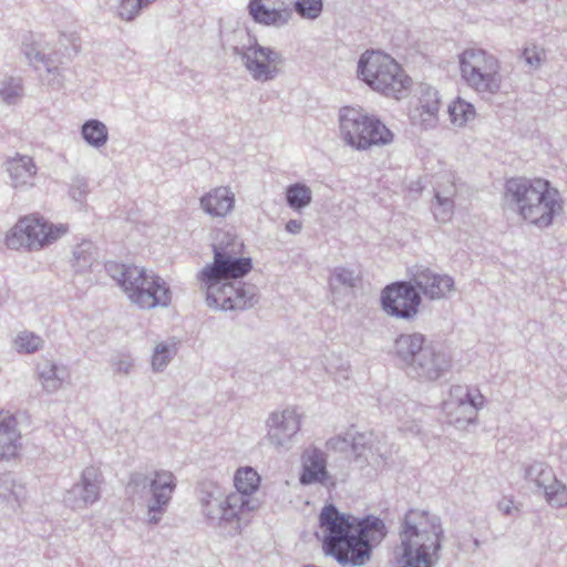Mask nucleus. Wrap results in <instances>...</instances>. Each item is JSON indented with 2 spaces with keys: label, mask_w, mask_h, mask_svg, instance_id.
<instances>
[{
  "label": "nucleus",
  "mask_w": 567,
  "mask_h": 567,
  "mask_svg": "<svg viewBox=\"0 0 567 567\" xmlns=\"http://www.w3.org/2000/svg\"><path fill=\"white\" fill-rule=\"evenodd\" d=\"M447 113L451 123L457 127L466 126L476 117L474 105L462 97H456L450 103Z\"/></svg>",
  "instance_id": "obj_27"
},
{
  "label": "nucleus",
  "mask_w": 567,
  "mask_h": 567,
  "mask_svg": "<svg viewBox=\"0 0 567 567\" xmlns=\"http://www.w3.org/2000/svg\"><path fill=\"white\" fill-rule=\"evenodd\" d=\"M254 264L250 257H235L228 252L215 251V303L224 310L243 308L246 306L244 286L235 288L233 285H224L217 288L220 279H239L252 270Z\"/></svg>",
  "instance_id": "obj_7"
},
{
  "label": "nucleus",
  "mask_w": 567,
  "mask_h": 567,
  "mask_svg": "<svg viewBox=\"0 0 567 567\" xmlns=\"http://www.w3.org/2000/svg\"><path fill=\"white\" fill-rule=\"evenodd\" d=\"M466 402H468L474 409H478L484 403V396L476 392V393H467L466 394Z\"/></svg>",
  "instance_id": "obj_44"
},
{
  "label": "nucleus",
  "mask_w": 567,
  "mask_h": 567,
  "mask_svg": "<svg viewBox=\"0 0 567 567\" xmlns=\"http://www.w3.org/2000/svg\"><path fill=\"white\" fill-rule=\"evenodd\" d=\"M20 494L16 489V481L11 473H3L0 475V498L3 502L14 504L19 503Z\"/></svg>",
  "instance_id": "obj_34"
},
{
  "label": "nucleus",
  "mask_w": 567,
  "mask_h": 567,
  "mask_svg": "<svg viewBox=\"0 0 567 567\" xmlns=\"http://www.w3.org/2000/svg\"><path fill=\"white\" fill-rule=\"evenodd\" d=\"M196 496L204 507L205 516L210 519L212 511H210V497L213 496V481L209 478L200 480L196 487Z\"/></svg>",
  "instance_id": "obj_37"
},
{
  "label": "nucleus",
  "mask_w": 567,
  "mask_h": 567,
  "mask_svg": "<svg viewBox=\"0 0 567 567\" xmlns=\"http://www.w3.org/2000/svg\"><path fill=\"white\" fill-rule=\"evenodd\" d=\"M107 275L127 295L130 301L141 309L168 307L172 300L169 286L165 280L145 268L116 261L104 265Z\"/></svg>",
  "instance_id": "obj_3"
},
{
  "label": "nucleus",
  "mask_w": 567,
  "mask_h": 567,
  "mask_svg": "<svg viewBox=\"0 0 567 567\" xmlns=\"http://www.w3.org/2000/svg\"><path fill=\"white\" fill-rule=\"evenodd\" d=\"M58 367L54 363L47 364L39 372V378L47 392L56 391L62 384V378L58 373Z\"/></svg>",
  "instance_id": "obj_33"
},
{
  "label": "nucleus",
  "mask_w": 567,
  "mask_h": 567,
  "mask_svg": "<svg viewBox=\"0 0 567 567\" xmlns=\"http://www.w3.org/2000/svg\"><path fill=\"white\" fill-rule=\"evenodd\" d=\"M81 135L90 146L95 148L104 146L109 140L106 125L95 118L87 120L82 124Z\"/></svg>",
  "instance_id": "obj_28"
},
{
  "label": "nucleus",
  "mask_w": 567,
  "mask_h": 567,
  "mask_svg": "<svg viewBox=\"0 0 567 567\" xmlns=\"http://www.w3.org/2000/svg\"><path fill=\"white\" fill-rule=\"evenodd\" d=\"M424 337L420 333L402 334L395 340L396 354L405 362L413 363L423 349Z\"/></svg>",
  "instance_id": "obj_26"
},
{
  "label": "nucleus",
  "mask_w": 567,
  "mask_h": 567,
  "mask_svg": "<svg viewBox=\"0 0 567 567\" xmlns=\"http://www.w3.org/2000/svg\"><path fill=\"white\" fill-rule=\"evenodd\" d=\"M22 85L21 80L12 76H7L0 81V96L2 101L9 105L14 104L17 99L21 95Z\"/></svg>",
  "instance_id": "obj_31"
},
{
  "label": "nucleus",
  "mask_w": 567,
  "mask_h": 567,
  "mask_svg": "<svg viewBox=\"0 0 567 567\" xmlns=\"http://www.w3.org/2000/svg\"><path fill=\"white\" fill-rule=\"evenodd\" d=\"M89 192V183L85 177L75 176L72 179L69 194L73 200L82 203Z\"/></svg>",
  "instance_id": "obj_40"
},
{
  "label": "nucleus",
  "mask_w": 567,
  "mask_h": 567,
  "mask_svg": "<svg viewBox=\"0 0 567 567\" xmlns=\"http://www.w3.org/2000/svg\"><path fill=\"white\" fill-rule=\"evenodd\" d=\"M271 429L275 431L274 436L282 434L291 437L300 430V416L292 410L275 413L271 416Z\"/></svg>",
  "instance_id": "obj_25"
},
{
  "label": "nucleus",
  "mask_w": 567,
  "mask_h": 567,
  "mask_svg": "<svg viewBox=\"0 0 567 567\" xmlns=\"http://www.w3.org/2000/svg\"><path fill=\"white\" fill-rule=\"evenodd\" d=\"M103 475L99 467L86 466L78 483L66 491L64 503L72 509L86 508L100 499Z\"/></svg>",
  "instance_id": "obj_12"
},
{
  "label": "nucleus",
  "mask_w": 567,
  "mask_h": 567,
  "mask_svg": "<svg viewBox=\"0 0 567 567\" xmlns=\"http://www.w3.org/2000/svg\"><path fill=\"white\" fill-rule=\"evenodd\" d=\"M460 69L465 82L478 93L495 94L501 90L498 60L482 49L471 48L460 55Z\"/></svg>",
  "instance_id": "obj_8"
},
{
  "label": "nucleus",
  "mask_w": 567,
  "mask_h": 567,
  "mask_svg": "<svg viewBox=\"0 0 567 567\" xmlns=\"http://www.w3.org/2000/svg\"><path fill=\"white\" fill-rule=\"evenodd\" d=\"M302 224L299 220L291 219L286 224L287 231L291 234H297L301 230Z\"/></svg>",
  "instance_id": "obj_46"
},
{
  "label": "nucleus",
  "mask_w": 567,
  "mask_h": 567,
  "mask_svg": "<svg viewBox=\"0 0 567 567\" xmlns=\"http://www.w3.org/2000/svg\"><path fill=\"white\" fill-rule=\"evenodd\" d=\"M200 206L203 210L213 216V193L207 192L202 198H200Z\"/></svg>",
  "instance_id": "obj_43"
},
{
  "label": "nucleus",
  "mask_w": 567,
  "mask_h": 567,
  "mask_svg": "<svg viewBox=\"0 0 567 567\" xmlns=\"http://www.w3.org/2000/svg\"><path fill=\"white\" fill-rule=\"evenodd\" d=\"M548 501L555 506L567 504V489L564 486H557L555 491H547Z\"/></svg>",
  "instance_id": "obj_42"
},
{
  "label": "nucleus",
  "mask_w": 567,
  "mask_h": 567,
  "mask_svg": "<svg viewBox=\"0 0 567 567\" xmlns=\"http://www.w3.org/2000/svg\"><path fill=\"white\" fill-rule=\"evenodd\" d=\"M319 527L324 554L342 566L363 565L370 557L372 545L380 543L385 536L382 520L364 519L354 524L353 519L340 514L332 505L322 508Z\"/></svg>",
  "instance_id": "obj_1"
},
{
  "label": "nucleus",
  "mask_w": 567,
  "mask_h": 567,
  "mask_svg": "<svg viewBox=\"0 0 567 567\" xmlns=\"http://www.w3.org/2000/svg\"><path fill=\"white\" fill-rule=\"evenodd\" d=\"M426 375H427L429 378H435V377H437V375H439V372H437V370L435 369L434 373H432V372H431V370L429 369V371L426 372Z\"/></svg>",
  "instance_id": "obj_48"
},
{
  "label": "nucleus",
  "mask_w": 567,
  "mask_h": 567,
  "mask_svg": "<svg viewBox=\"0 0 567 567\" xmlns=\"http://www.w3.org/2000/svg\"><path fill=\"white\" fill-rule=\"evenodd\" d=\"M17 420L13 415L3 416L0 420V460L16 456L18 451Z\"/></svg>",
  "instance_id": "obj_21"
},
{
  "label": "nucleus",
  "mask_w": 567,
  "mask_h": 567,
  "mask_svg": "<svg viewBox=\"0 0 567 567\" xmlns=\"http://www.w3.org/2000/svg\"><path fill=\"white\" fill-rule=\"evenodd\" d=\"M235 206V195L227 187L215 189V215L225 216Z\"/></svg>",
  "instance_id": "obj_32"
},
{
  "label": "nucleus",
  "mask_w": 567,
  "mask_h": 567,
  "mask_svg": "<svg viewBox=\"0 0 567 567\" xmlns=\"http://www.w3.org/2000/svg\"><path fill=\"white\" fill-rule=\"evenodd\" d=\"M193 80L197 83L202 82V75L199 73L194 74Z\"/></svg>",
  "instance_id": "obj_49"
},
{
  "label": "nucleus",
  "mask_w": 567,
  "mask_h": 567,
  "mask_svg": "<svg viewBox=\"0 0 567 567\" xmlns=\"http://www.w3.org/2000/svg\"><path fill=\"white\" fill-rule=\"evenodd\" d=\"M328 477L323 452L316 447L307 449L302 455V472L300 482L311 484L323 482Z\"/></svg>",
  "instance_id": "obj_19"
},
{
  "label": "nucleus",
  "mask_w": 567,
  "mask_h": 567,
  "mask_svg": "<svg viewBox=\"0 0 567 567\" xmlns=\"http://www.w3.org/2000/svg\"><path fill=\"white\" fill-rule=\"evenodd\" d=\"M278 0H250L249 13L255 21L266 25H282L288 22L290 13L278 7Z\"/></svg>",
  "instance_id": "obj_18"
},
{
  "label": "nucleus",
  "mask_w": 567,
  "mask_h": 567,
  "mask_svg": "<svg viewBox=\"0 0 567 567\" xmlns=\"http://www.w3.org/2000/svg\"><path fill=\"white\" fill-rule=\"evenodd\" d=\"M176 488V478L172 472L156 471L153 478L142 472H135L130 475L127 489L133 494L151 492V498L147 503L148 524L157 525L162 515L166 512L172 499V494Z\"/></svg>",
  "instance_id": "obj_9"
},
{
  "label": "nucleus",
  "mask_w": 567,
  "mask_h": 567,
  "mask_svg": "<svg viewBox=\"0 0 567 567\" xmlns=\"http://www.w3.org/2000/svg\"><path fill=\"white\" fill-rule=\"evenodd\" d=\"M4 167L14 188L33 185L37 166L32 157L16 153L4 162Z\"/></svg>",
  "instance_id": "obj_17"
},
{
  "label": "nucleus",
  "mask_w": 567,
  "mask_h": 567,
  "mask_svg": "<svg viewBox=\"0 0 567 567\" xmlns=\"http://www.w3.org/2000/svg\"><path fill=\"white\" fill-rule=\"evenodd\" d=\"M258 508V504L250 498L235 492L230 493L220 504V517L218 526L228 533H239L243 525L247 524L250 514Z\"/></svg>",
  "instance_id": "obj_14"
},
{
  "label": "nucleus",
  "mask_w": 567,
  "mask_h": 567,
  "mask_svg": "<svg viewBox=\"0 0 567 567\" xmlns=\"http://www.w3.org/2000/svg\"><path fill=\"white\" fill-rule=\"evenodd\" d=\"M172 358V350L165 343H159L155 347L152 357V367L155 371H162L168 364Z\"/></svg>",
  "instance_id": "obj_39"
},
{
  "label": "nucleus",
  "mask_w": 567,
  "mask_h": 567,
  "mask_svg": "<svg viewBox=\"0 0 567 567\" xmlns=\"http://www.w3.org/2000/svg\"><path fill=\"white\" fill-rule=\"evenodd\" d=\"M340 136L355 150H368L392 142V132L374 115L362 109L346 106L339 115Z\"/></svg>",
  "instance_id": "obj_6"
},
{
  "label": "nucleus",
  "mask_w": 567,
  "mask_h": 567,
  "mask_svg": "<svg viewBox=\"0 0 567 567\" xmlns=\"http://www.w3.org/2000/svg\"><path fill=\"white\" fill-rule=\"evenodd\" d=\"M456 195V186L453 181L446 179L445 183H439L435 198L437 206L435 207V217L442 221L449 220L453 214V198Z\"/></svg>",
  "instance_id": "obj_22"
},
{
  "label": "nucleus",
  "mask_w": 567,
  "mask_h": 567,
  "mask_svg": "<svg viewBox=\"0 0 567 567\" xmlns=\"http://www.w3.org/2000/svg\"><path fill=\"white\" fill-rule=\"evenodd\" d=\"M381 301L388 313L411 318L416 315L421 298L411 285L396 282L383 289Z\"/></svg>",
  "instance_id": "obj_13"
},
{
  "label": "nucleus",
  "mask_w": 567,
  "mask_h": 567,
  "mask_svg": "<svg viewBox=\"0 0 567 567\" xmlns=\"http://www.w3.org/2000/svg\"><path fill=\"white\" fill-rule=\"evenodd\" d=\"M441 99L436 91L426 90L420 99L419 105L412 113V121L422 128L434 127L439 123Z\"/></svg>",
  "instance_id": "obj_16"
},
{
  "label": "nucleus",
  "mask_w": 567,
  "mask_h": 567,
  "mask_svg": "<svg viewBox=\"0 0 567 567\" xmlns=\"http://www.w3.org/2000/svg\"><path fill=\"white\" fill-rule=\"evenodd\" d=\"M66 233V227H54L40 215L21 217L6 237V244L10 249L27 248L39 250L56 240Z\"/></svg>",
  "instance_id": "obj_10"
},
{
  "label": "nucleus",
  "mask_w": 567,
  "mask_h": 567,
  "mask_svg": "<svg viewBox=\"0 0 567 567\" xmlns=\"http://www.w3.org/2000/svg\"><path fill=\"white\" fill-rule=\"evenodd\" d=\"M504 511H505L506 514L511 513V509L508 507H506Z\"/></svg>",
  "instance_id": "obj_50"
},
{
  "label": "nucleus",
  "mask_w": 567,
  "mask_h": 567,
  "mask_svg": "<svg viewBox=\"0 0 567 567\" xmlns=\"http://www.w3.org/2000/svg\"><path fill=\"white\" fill-rule=\"evenodd\" d=\"M16 347L19 352L33 353L42 347V339L32 332H21L14 340Z\"/></svg>",
  "instance_id": "obj_35"
},
{
  "label": "nucleus",
  "mask_w": 567,
  "mask_h": 567,
  "mask_svg": "<svg viewBox=\"0 0 567 567\" xmlns=\"http://www.w3.org/2000/svg\"><path fill=\"white\" fill-rule=\"evenodd\" d=\"M442 527L429 513L412 509L401 532L396 567H432L441 547Z\"/></svg>",
  "instance_id": "obj_2"
},
{
  "label": "nucleus",
  "mask_w": 567,
  "mask_h": 567,
  "mask_svg": "<svg viewBox=\"0 0 567 567\" xmlns=\"http://www.w3.org/2000/svg\"><path fill=\"white\" fill-rule=\"evenodd\" d=\"M506 188L517 213L529 224L547 227L561 209L559 193L547 179H512Z\"/></svg>",
  "instance_id": "obj_4"
},
{
  "label": "nucleus",
  "mask_w": 567,
  "mask_h": 567,
  "mask_svg": "<svg viewBox=\"0 0 567 567\" xmlns=\"http://www.w3.org/2000/svg\"><path fill=\"white\" fill-rule=\"evenodd\" d=\"M261 483L258 472L250 466L239 467L234 475V486L236 492L249 498L255 494Z\"/></svg>",
  "instance_id": "obj_24"
},
{
  "label": "nucleus",
  "mask_w": 567,
  "mask_h": 567,
  "mask_svg": "<svg viewBox=\"0 0 567 567\" xmlns=\"http://www.w3.org/2000/svg\"><path fill=\"white\" fill-rule=\"evenodd\" d=\"M427 352H429V355H430V358H431V362H432L433 367H435V368H436V367L439 365V364H437V361H439V359H440V358H439V355H436V354H435L434 352H432V351H427Z\"/></svg>",
  "instance_id": "obj_47"
},
{
  "label": "nucleus",
  "mask_w": 567,
  "mask_h": 567,
  "mask_svg": "<svg viewBox=\"0 0 567 567\" xmlns=\"http://www.w3.org/2000/svg\"><path fill=\"white\" fill-rule=\"evenodd\" d=\"M197 280L200 285V290L205 292L206 305L213 307V261L197 274Z\"/></svg>",
  "instance_id": "obj_36"
},
{
  "label": "nucleus",
  "mask_w": 567,
  "mask_h": 567,
  "mask_svg": "<svg viewBox=\"0 0 567 567\" xmlns=\"http://www.w3.org/2000/svg\"><path fill=\"white\" fill-rule=\"evenodd\" d=\"M524 56L526 61L532 65L534 64V60L536 64L542 60L540 55L536 52L535 49H525Z\"/></svg>",
  "instance_id": "obj_45"
},
{
  "label": "nucleus",
  "mask_w": 567,
  "mask_h": 567,
  "mask_svg": "<svg viewBox=\"0 0 567 567\" xmlns=\"http://www.w3.org/2000/svg\"><path fill=\"white\" fill-rule=\"evenodd\" d=\"M156 0H120L118 16L122 20H134L145 8Z\"/></svg>",
  "instance_id": "obj_29"
},
{
  "label": "nucleus",
  "mask_w": 567,
  "mask_h": 567,
  "mask_svg": "<svg viewBox=\"0 0 567 567\" xmlns=\"http://www.w3.org/2000/svg\"><path fill=\"white\" fill-rule=\"evenodd\" d=\"M358 72L374 91L398 100L412 86V80L403 68L391 55L381 51L363 53L358 64Z\"/></svg>",
  "instance_id": "obj_5"
},
{
  "label": "nucleus",
  "mask_w": 567,
  "mask_h": 567,
  "mask_svg": "<svg viewBox=\"0 0 567 567\" xmlns=\"http://www.w3.org/2000/svg\"><path fill=\"white\" fill-rule=\"evenodd\" d=\"M111 365L115 373L127 375L134 367V360L128 354L117 353L112 355Z\"/></svg>",
  "instance_id": "obj_41"
},
{
  "label": "nucleus",
  "mask_w": 567,
  "mask_h": 567,
  "mask_svg": "<svg viewBox=\"0 0 567 567\" xmlns=\"http://www.w3.org/2000/svg\"><path fill=\"white\" fill-rule=\"evenodd\" d=\"M287 202L295 209L307 206L311 202L310 188L302 184L291 185L287 189Z\"/></svg>",
  "instance_id": "obj_30"
},
{
  "label": "nucleus",
  "mask_w": 567,
  "mask_h": 567,
  "mask_svg": "<svg viewBox=\"0 0 567 567\" xmlns=\"http://www.w3.org/2000/svg\"><path fill=\"white\" fill-rule=\"evenodd\" d=\"M247 70L258 81H268L278 73L279 54L258 44L248 47L244 52Z\"/></svg>",
  "instance_id": "obj_15"
},
{
  "label": "nucleus",
  "mask_w": 567,
  "mask_h": 567,
  "mask_svg": "<svg viewBox=\"0 0 567 567\" xmlns=\"http://www.w3.org/2000/svg\"><path fill=\"white\" fill-rule=\"evenodd\" d=\"M79 38L74 33H61L59 39V50L53 53H44L38 42H28L25 37L22 41V52L28 62L35 69L43 65L49 73H53L58 70L56 63H63L62 60L58 59V54H61L66 59H72L80 52V44L78 43Z\"/></svg>",
  "instance_id": "obj_11"
},
{
  "label": "nucleus",
  "mask_w": 567,
  "mask_h": 567,
  "mask_svg": "<svg viewBox=\"0 0 567 567\" xmlns=\"http://www.w3.org/2000/svg\"><path fill=\"white\" fill-rule=\"evenodd\" d=\"M415 282L423 293L431 299L444 298L453 289L451 277L433 274L430 270L417 274Z\"/></svg>",
  "instance_id": "obj_20"
},
{
  "label": "nucleus",
  "mask_w": 567,
  "mask_h": 567,
  "mask_svg": "<svg viewBox=\"0 0 567 567\" xmlns=\"http://www.w3.org/2000/svg\"><path fill=\"white\" fill-rule=\"evenodd\" d=\"M99 251L91 240H83L73 249L72 267L75 272H85L97 264Z\"/></svg>",
  "instance_id": "obj_23"
},
{
  "label": "nucleus",
  "mask_w": 567,
  "mask_h": 567,
  "mask_svg": "<svg viewBox=\"0 0 567 567\" xmlns=\"http://www.w3.org/2000/svg\"><path fill=\"white\" fill-rule=\"evenodd\" d=\"M322 0H297L295 3L296 11L306 19H317L322 12Z\"/></svg>",
  "instance_id": "obj_38"
}]
</instances>
